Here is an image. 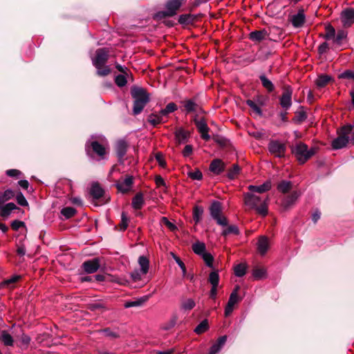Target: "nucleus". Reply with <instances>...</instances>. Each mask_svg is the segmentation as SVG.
<instances>
[{
	"label": "nucleus",
	"mask_w": 354,
	"mask_h": 354,
	"mask_svg": "<svg viewBox=\"0 0 354 354\" xmlns=\"http://www.w3.org/2000/svg\"><path fill=\"white\" fill-rule=\"evenodd\" d=\"M189 137V131H185L183 128H180L175 131V139L178 145L187 142Z\"/></svg>",
	"instance_id": "a211bd4d"
},
{
	"label": "nucleus",
	"mask_w": 354,
	"mask_h": 354,
	"mask_svg": "<svg viewBox=\"0 0 354 354\" xmlns=\"http://www.w3.org/2000/svg\"><path fill=\"white\" fill-rule=\"evenodd\" d=\"M203 261L205 262L207 266L213 268L214 257L209 252L203 254L202 256Z\"/></svg>",
	"instance_id": "bf43d9fd"
},
{
	"label": "nucleus",
	"mask_w": 354,
	"mask_h": 354,
	"mask_svg": "<svg viewBox=\"0 0 354 354\" xmlns=\"http://www.w3.org/2000/svg\"><path fill=\"white\" fill-rule=\"evenodd\" d=\"M198 15L192 14L181 15L178 17V23L183 26L192 25L198 20Z\"/></svg>",
	"instance_id": "412c9836"
},
{
	"label": "nucleus",
	"mask_w": 354,
	"mask_h": 354,
	"mask_svg": "<svg viewBox=\"0 0 354 354\" xmlns=\"http://www.w3.org/2000/svg\"><path fill=\"white\" fill-rule=\"evenodd\" d=\"M145 204L144 196L142 192H138L132 199V207L135 209H140Z\"/></svg>",
	"instance_id": "cd10ccee"
},
{
	"label": "nucleus",
	"mask_w": 354,
	"mask_h": 354,
	"mask_svg": "<svg viewBox=\"0 0 354 354\" xmlns=\"http://www.w3.org/2000/svg\"><path fill=\"white\" fill-rule=\"evenodd\" d=\"M339 79L354 80V72L350 70H346L344 73L339 75Z\"/></svg>",
	"instance_id": "774afa93"
},
{
	"label": "nucleus",
	"mask_w": 354,
	"mask_h": 354,
	"mask_svg": "<svg viewBox=\"0 0 354 354\" xmlns=\"http://www.w3.org/2000/svg\"><path fill=\"white\" fill-rule=\"evenodd\" d=\"M188 176L192 180H200L203 178V174L199 169H195L194 171H189Z\"/></svg>",
	"instance_id": "69168bd1"
},
{
	"label": "nucleus",
	"mask_w": 354,
	"mask_h": 354,
	"mask_svg": "<svg viewBox=\"0 0 354 354\" xmlns=\"http://www.w3.org/2000/svg\"><path fill=\"white\" fill-rule=\"evenodd\" d=\"M129 77L130 76H127L125 74L118 75L115 77V83L118 87L122 88L127 84V77Z\"/></svg>",
	"instance_id": "09e8293b"
},
{
	"label": "nucleus",
	"mask_w": 354,
	"mask_h": 354,
	"mask_svg": "<svg viewBox=\"0 0 354 354\" xmlns=\"http://www.w3.org/2000/svg\"><path fill=\"white\" fill-rule=\"evenodd\" d=\"M209 329L208 320L207 319L203 320L194 329V332L201 335Z\"/></svg>",
	"instance_id": "49530a36"
},
{
	"label": "nucleus",
	"mask_w": 354,
	"mask_h": 354,
	"mask_svg": "<svg viewBox=\"0 0 354 354\" xmlns=\"http://www.w3.org/2000/svg\"><path fill=\"white\" fill-rule=\"evenodd\" d=\"M87 308L91 311H96L98 310L103 311L106 310V308L101 303L89 304H88Z\"/></svg>",
	"instance_id": "052dcab7"
},
{
	"label": "nucleus",
	"mask_w": 354,
	"mask_h": 354,
	"mask_svg": "<svg viewBox=\"0 0 354 354\" xmlns=\"http://www.w3.org/2000/svg\"><path fill=\"white\" fill-rule=\"evenodd\" d=\"M15 196V192L10 189H6L4 192H0V205L13 198Z\"/></svg>",
	"instance_id": "72a5a7b5"
},
{
	"label": "nucleus",
	"mask_w": 354,
	"mask_h": 354,
	"mask_svg": "<svg viewBox=\"0 0 354 354\" xmlns=\"http://www.w3.org/2000/svg\"><path fill=\"white\" fill-rule=\"evenodd\" d=\"M131 95L133 99V113L134 115L140 114L145 106L149 102V94L146 89L137 86L131 88Z\"/></svg>",
	"instance_id": "f257e3e1"
},
{
	"label": "nucleus",
	"mask_w": 354,
	"mask_h": 354,
	"mask_svg": "<svg viewBox=\"0 0 354 354\" xmlns=\"http://www.w3.org/2000/svg\"><path fill=\"white\" fill-rule=\"evenodd\" d=\"M227 341V336L223 335L218 337L216 342L210 347L208 354H216L225 345Z\"/></svg>",
	"instance_id": "5701e85b"
},
{
	"label": "nucleus",
	"mask_w": 354,
	"mask_h": 354,
	"mask_svg": "<svg viewBox=\"0 0 354 354\" xmlns=\"http://www.w3.org/2000/svg\"><path fill=\"white\" fill-rule=\"evenodd\" d=\"M346 42L347 32L342 29L338 30L333 38V43L337 46H341Z\"/></svg>",
	"instance_id": "a878e982"
},
{
	"label": "nucleus",
	"mask_w": 354,
	"mask_h": 354,
	"mask_svg": "<svg viewBox=\"0 0 354 354\" xmlns=\"http://www.w3.org/2000/svg\"><path fill=\"white\" fill-rule=\"evenodd\" d=\"M16 200H17V203L21 206H23V207L28 206V203L27 200L26 199L24 194L21 192H19L17 194Z\"/></svg>",
	"instance_id": "e2e57ef3"
},
{
	"label": "nucleus",
	"mask_w": 354,
	"mask_h": 354,
	"mask_svg": "<svg viewBox=\"0 0 354 354\" xmlns=\"http://www.w3.org/2000/svg\"><path fill=\"white\" fill-rule=\"evenodd\" d=\"M333 80L331 76L326 74L319 75L315 80V84L317 87L323 88L326 86L330 81Z\"/></svg>",
	"instance_id": "c85d7f7f"
},
{
	"label": "nucleus",
	"mask_w": 354,
	"mask_h": 354,
	"mask_svg": "<svg viewBox=\"0 0 354 354\" xmlns=\"http://www.w3.org/2000/svg\"><path fill=\"white\" fill-rule=\"evenodd\" d=\"M77 210L72 207H64L61 211V214L64 216L66 219L71 218L75 216Z\"/></svg>",
	"instance_id": "3c124183"
},
{
	"label": "nucleus",
	"mask_w": 354,
	"mask_h": 354,
	"mask_svg": "<svg viewBox=\"0 0 354 354\" xmlns=\"http://www.w3.org/2000/svg\"><path fill=\"white\" fill-rule=\"evenodd\" d=\"M240 233L239 227L235 225H227V227L223 230L221 235L226 237L230 234L239 235Z\"/></svg>",
	"instance_id": "ea45409f"
},
{
	"label": "nucleus",
	"mask_w": 354,
	"mask_h": 354,
	"mask_svg": "<svg viewBox=\"0 0 354 354\" xmlns=\"http://www.w3.org/2000/svg\"><path fill=\"white\" fill-rule=\"evenodd\" d=\"M341 21L344 27H350L354 24V8H346L343 10L340 15Z\"/></svg>",
	"instance_id": "f8f14e48"
},
{
	"label": "nucleus",
	"mask_w": 354,
	"mask_h": 354,
	"mask_svg": "<svg viewBox=\"0 0 354 354\" xmlns=\"http://www.w3.org/2000/svg\"><path fill=\"white\" fill-rule=\"evenodd\" d=\"M115 68H117V70L118 71H120L121 73V74H125L127 76H131V82H133V75L128 68L122 66V65H120L118 63L115 64Z\"/></svg>",
	"instance_id": "680f3d73"
},
{
	"label": "nucleus",
	"mask_w": 354,
	"mask_h": 354,
	"mask_svg": "<svg viewBox=\"0 0 354 354\" xmlns=\"http://www.w3.org/2000/svg\"><path fill=\"white\" fill-rule=\"evenodd\" d=\"M241 171V167L237 164H234L227 171V176L230 180H234L236 178Z\"/></svg>",
	"instance_id": "a18cd8bd"
},
{
	"label": "nucleus",
	"mask_w": 354,
	"mask_h": 354,
	"mask_svg": "<svg viewBox=\"0 0 354 354\" xmlns=\"http://www.w3.org/2000/svg\"><path fill=\"white\" fill-rule=\"evenodd\" d=\"M254 209L259 214L262 215L263 216H266L268 214V212L266 201H264L263 203L261 202L259 203V205H258L257 207L254 208Z\"/></svg>",
	"instance_id": "6e6d98bb"
},
{
	"label": "nucleus",
	"mask_w": 354,
	"mask_h": 354,
	"mask_svg": "<svg viewBox=\"0 0 354 354\" xmlns=\"http://www.w3.org/2000/svg\"><path fill=\"white\" fill-rule=\"evenodd\" d=\"M272 187V183L270 180H266L263 184L257 186V185H250L248 187V189L251 192H257V193H264L267 191H269Z\"/></svg>",
	"instance_id": "393cba45"
},
{
	"label": "nucleus",
	"mask_w": 354,
	"mask_h": 354,
	"mask_svg": "<svg viewBox=\"0 0 354 354\" xmlns=\"http://www.w3.org/2000/svg\"><path fill=\"white\" fill-rule=\"evenodd\" d=\"M269 240L266 236L259 237L257 242V250L261 255L263 256L269 249Z\"/></svg>",
	"instance_id": "4be33fe9"
},
{
	"label": "nucleus",
	"mask_w": 354,
	"mask_h": 354,
	"mask_svg": "<svg viewBox=\"0 0 354 354\" xmlns=\"http://www.w3.org/2000/svg\"><path fill=\"white\" fill-rule=\"evenodd\" d=\"M353 126L346 124L337 130L338 136L332 141L331 146L333 149H340L345 147L349 142L348 136L353 130Z\"/></svg>",
	"instance_id": "20e7f679"
},
{
	"label": "nucleus",
	"mask_w": 354,
	"mask_h": 354,
	"mask_svg": "<svg viewBox=\"0 0 354 354\" xmlns=\"http://www.w3.org/2000/svg\"><path fill=\"white\" fill-rule=\"evenodd\" d=\"M291 24L295 28L302 27L306 22V16L304 15V10L301 8L299 10L297 15H294L291 18Z\"/></svg>",
	"instance_id": "2eb2a0df"
},
{
	"label": "nucleus",
	"mask_w": 354,
	"mask_h": 354,
	"mask_svg": "<svg viewBox=\"0 0 354 354\" xmlns=\"http://www.w3.org/2000/svg\"><path fill=\"white\" fill-rule=\"evenodd\" d=\"M219 279L218 271L214 270L209 273L207 281L212 286H218L219 283Z\"/></svg>",
	"instance_id": "79ce46f5"
},
{
	"label": "nucleus",
	"mask_w": 354,
	"mask_h": 354,
	"mask_svg": "<svg viewBox=\"0 0 354 354\" xmlns=\"http://www.w3.org/2000/svg\"><path fill=\"white\" fill-rule=\"evenodd\" d=\"M100 267V260L99 258H93L86 260L82 264V268L85 272L92 274L98 270Z\"/></svg>",
	"instance_id": "ddd939ff"
},
{
	"label": "nucleus",
	"mask_w": 354,
	"mask_h": 354,
	"mask_svg": "<svg viewBox=\"0 0 354 354\" xmlns=\"http://www.w3.org/2000/svg\"><path fill=\"white\" fill-rule=\"evenodd\" d=\"M109 50L106 48H98L95 56L92 58V64L95 67H101L106 64L109 59Z\"/></svg>",
	"instance_id": "1a4fd4ad"
},
{
	"label": "nucleus",
	"mask_w": 354,
	"mask_h": 354,
	"mask_svg": "<svg viewBox=\"0 0 354 354\" xmlns=\"http://www.w3.org/2000/svg\"><path fill=\"white\" fill-rule=\"evenodd\" d=\"M203 213L204 208L202 206L195 205L193 207V219L196 224L201 222Z\"/></svg>",
	"instance_id": "2f4dec72"
},
{
	"label": "nucleus",
	"mask_w": 354,
	"mask_h": 354,
	"mask_svg": "<svg viewBox=\"0 0 354 354\" xmlns=\"http://www.w3.org/2000/svg\"><path fill=\"white\" fill-rule=\"evenodd\" d=\"M292 184L290 181L282 180L277 185V189L285 194L288 193L292 188Z\"/></svg>",
	"instance_id": "c03bdc74"
},
{
	"label": "nucleus",
	"mask_w": 354,
	"mask_h": 354,
	"mask_svg": "<svg viewBox=\"0 0 354 354\" xmlns=\"http://www.w3.org/2000/svg\"><path fill=\"white\" fill-rule=\"evenodd\" d=\"M176 109H177V105L174 102H170L168 104H167V106H165V109H162V110H160L158 113L162 118V116H166L169 113H171L175 111Z\"/></svg>",
	"instance_id": "37998d69"
},
{
	"label": "nucleus",
	"mask_w": 354,
	"mask_h": 354,
	"mask_svg": "<svg viewBox=\"0 0 354 354\" xmlns=\"http://www.w3.org/2000/svg\"><path fill=\"white\" fill-rule=\"evenodd\" d=\"M133 183V176H127L123 183H117L115 186L119 192H122V194H127L129 192Z\"/></svg>",
	"instance_id": "f3484780"
},
{
	"label": "nucleus",
	"mask_w": 354,
	"mask_h": 354,
	"mask_svg": "<svg viewBox=\"0 0 354 354\" xmlns=\"http://www.w3.org/2000/svg\"><path fill=\"white\" fill-rule=\"evenodd\" d=\"M246 264L239 263L234 268V274L238 277H243L246 273Z\"/></svg>",
	"instance_id": "de8ad7c7"
},
{
	"label": "nucleus",
	"mask_w": 354,
	"mask_h": 354,
	"mask_svg": "<svg viewBox=\"0 0 354 354\" xmlns=\"http://www.w3.org/2000/svg\"><path fill=\"white\" fill-rule=\"evenodd\" d=\"M266 269L261 267H254L252 270V275L256 279H260L266 277Z\"/></svg>",
	"instance_id": "8fccbe9b"
},
{
	"label": "nucleus",
	"mask_w": 354,
	"mask_h": 354,
	"mask_svg": "<svg viewBox=\"0 0 354 354\" xmlns=\"http://www.w3.org/2000/svg\"><path fill=\"white\" fill-rule=\"evenodd\" d=\"M0 339L5 346H13L14 340L12 337L6 331L2 330L0 336Z\"/></svg>",
	"instance_id": "e433bc0d"
},
{
	"label": "nucleus",
	"mask_w": 354,
	"mask_h": 354,
	"mask_svg": "<svg viewBox=\"0 0 354 354\" xmlns=\"http://www.w3.org/2000/svg\"><path fill=\"white\" fill-rule=\"evenodd\" d=\"M292 89L289 85L283 86V93L279 98L280 105L286 111L292 105Z\"/></svg>",
	"instance_id": "9d476101"
},
{
	"label": "nucleus",
	"mask_w": 354,
	"mask_h": 354,
	"mask_svg": "<svg viewBox=\"0 0 354 354\" xmlns=\"http://www.w3.org/2000/svg\"><path fill=\"white\" fill-rule=\"evenodd\" d=\"M149 297L145 296L143 297H141L136 301H129L124 303V306L126 308H131V307H135V306H142L145 301H147Z\"/></svg>",
	"instance_id": "4c0bfd02"
},
{
	"label": "nucleus",
	"mask_w": 354,
	"mask_h": 354,
	"mask_svg": "<svg viewBox=\"0 0 354 354\" xmlns=\"http://www.w3.org/2000/svg\"><path fill=\"white\" fill-rule=\"evenodd\" d=\"M147 121L154 127H157L158 124L163 122L162 118L159 113H151L148 116Z\"/></svg>",
	"instance_id": "a19ab883"
},
{
	"label": "nucleus",
	"mask_w": 354,
	"mask_h": 354,
	"mask_svg": "<svg viewBox=\"0 0 354 354\" xmlns=\"http://www.w3.org/2000/svg\"><path fill=\"white\" fill-rule=\"evenodd\" d=\"M192 250L194 252L198 255L203 256V254L206 253V246L204 243L196 242L192 245Z\"/></svg>",
	"instance_id": "58836bf2"
},
{
	"label": "nucleus",
	"mask_w": 354,
	"mask_h": 354,
	"mask_svg": "<svg viewBox=\"0 0 354 354\" xmlns=\"http://www.w3.org/2000/svg\"><path fill=\"white\" fill-rule=\"evenodd\" d=\"M298 198V194L297 192H293L291 194L287 196L283 201V206L285 209L289 208Z\"/></svg>",
	"instance_id": "f704fd0d"
},
{
	"label": "nucleus",
	"mask_w": 354,
	"mask_h": 354,
	"mask_svg": "<svg viewBox=\"0 0 354 354\" xmlns=\"http://www.w3.org/2000/svg\"><path fill=\"white\" fill-rule=\"evenodd\" d=\"M185 3V0H168L165 3L166 10L156 12L153 15V19L158 21L175 16Z\"/></svg>",
	"instance_id": "7ed1b4c3"
},
{
	"label": "nucleus",
	"mask_w": 354,
	"mask_h": 354,
	"mask_svg": "<svg viewBox=\"0 0 354 354\" xmlns=\"http://www.w3.org/2000/svg\"><path fill=\"white\" fill-rule=\"evenodd\" d=\"M292 153L295 156L299 164L303 165L317 152V147L308 149L306 144L299 142L292 147Z\"/></svg>",
	"instance_id": "f03ea898"
},
{
	"label": "nucleus",
	"mask_w": 354,
	"mask_h": 354,
	"mask_svg": "<svg viewBox=\"0 0 354 354\" xmlns=\"http://www.w3.org/2000/svg\"><path fill=\"white\" fill-rule=\"evenodd\" d=\"M89 193L93 199L97 200L103 196L104 191L98 183H93L91 185Z\"/></svg>",
	"instance_id": "bb28decb"
},
{
	"label": "nucleus",
	"mask_w": 354,
	"mask_h": 354,
	"mask_svg": "<svg viewBox=\"0 0 354 354\" xmlns=\"http://www.w3.org/2000/svg\"><path fill=\"white\" fill-rule=\"evenodd\" d=\"M10 227L14 231H18L20 227H25L26 224L24 221L15 220L11 223Z\"/></svg>",
	"instance_id": "338daca9"
},
{
	"label": "nucleus",
	"mask_w": 354,
	"mask_h": 354,
	"mask_svg": "<svg viewBox=\"0 0 354 354\" xmlns=\"http://www.w3.org/2000/svg\"><path fill=\"white\" fill-rule=\"evenodd\" d=\"M268 36V33L266 29H261L259 30H254L249 34V39L254 42H261L264 40L266 37Z\"/></svg>",
	"instance_id": "aec40b11"
},
{
	"label": "nucleus",
	"mask_w": 354,
	"mask_h": 354,
	"mask_svg": "<svg viewBox=\"0 0 354 354\" xmlns=\"http://www.w3.org/2000/svg\"><path fill=\"white\" fill-rule=\"evenodd\" d=\"M85 150L86 154L88 156L92 157V152L100 156L101 158H104L106 155V149L97 140L88 141L85 145Z\"/></svg>",
	"instance_id": "423d86ee"
},
{
	"label": "nucleus",
	"mask_w": 354,
	"mask_h": 354,
	"mask_svg": "<svg viewBox=\"0 0 354 354\" xmlns=\"http://www.w3.org/2000/svg\"><path fill=\"white\" fill-rule=\"evenodd\" d=\"M325 30H326V34L324 36V37L327 40H330L332 39H333L335 35V28L332 25L328 24L325 27Z\"/></svg>",
	"instance_id": "864d4df0"
},
{
	"label": "nucleus",
	"mask_w": 354,
	"mask_h": 354,
	"mask_svg": "<svg viewBox=\"0 0 354 354\" xmlns=\"http://www.w3.org/2000/svg\"><path fill=\"white\" fill-rule=\"evenodd\" d=\"M138 263L140 266V272L142 274H146L149 270V261L145 256H140L138 259Z\"/></svg>",
	"instance_id": "c9c22d12"
},
{
	"label": "nucleus",
	"mask_w": 354,
	"mask_h": 354,
	"mask_svg": "<svg viewBox=\"0 0 354 354\" xmlns=\"http://www.w3.org/2000/svg\"><path fill=\"white\" fill-rule=\"evenodd\" d=\"M15 209L20 210V208L14 203H8L3 206L1 205H0V216L3 218H6L10 215L12 211Z\"/></svg>",
	"instance_id": "6ab92c4d"
},
{
	"label": "nucleus",
	"mask_w": 354,
	"mask_h": 354,
	"mask_svg": "<svg viewBox=\"0 0 354 354\" xmlns=\"http://www.w3.org/2000/svg\"><path fill=\"white\" fill-rule=\"evenodd\" d=\"M269 152L277 158L285 157L286 145L277 140H272L268 145Z\"/></svg>",
	"instance_id": "0eeeda50"
},
{
	"label": "nucleus",
	"mask_w": 354,
	"mask_h": 354,
	"mask_svg": "<svg viewBox=\"0 0 354 354\" xmlns=\"http://www.w3.org/2000/svg\"><path fill=\"white\" fill-rule=\"evenodd\" d=\"M128 147L129 145L124 140L120 139L115 142V151L118 158V162L120 164H124V157L127 153Z\"/></svg>",
	"instance_id": "9b49d317"
},
{
	"label": "nucleus",
	"mask_w": 354,
	"mask_h": 354,
	"mask_svg": "<svg viewBox=\"0 0 354 354\" xmlns=\"http://www.w3.org/2000/svg\"><path fill=\"white\" fill-rule=\"evenodd\" d=\"M160 223L166 225L171 232H174L178 229L176 225L170 222L167 217H162L160 219Z\"/></svg>",
	"instance_id": "0e129e2a"
},
{
	"label": "nucleus",
	"mask_w": 354,
	"mask_h": 354,
	"mask_svg": "<svg viewBox=\"0 0 354 354\" xmlns=\"http://www.w3.org/2000/svg\"><path fill=\"white\" fill-rule=\"evenodd\" d=\"M95 68L97 69V75L100 77L107 76L111 73V69L109 66L106 64L101 67H95Z\"/></svg>",
	"instance_id": "603ef678"
},
{
	"label": "nucleus",
	"mask_w": 354,
	"mask_h": 354,
	"mask_svg": "<svg viewBox=\"0 0 354 354\" xmlns=\"http://www.w3.org/2000/svg\"><path fill=\"white\" fill-rule=\"evenodd\" d=\"M262 86L267 90L268 93H272L274 90V86L272 82L264 75L259 76Z\"/></svg>",
	"instance_id": "473e14b6"
},
{
	"label": "nucleus",
	"mask_w": 354,
	"mask_h": 354,
	"mask_svg": "<svg viewBox=\"0 0 354 354\" xmlns=\"http://www.w3.org/2000/svg\"><path fill=\"white\" fill-rule=\"evenodd\" d=\"M197 117L198 115H196L194 118V122L201 134V138L205 141H208L211 138L208 133L210 129L207 126L206 119L205 118H201L200 120H198Z\"/></svg>",
	"instance_id": "6e6552de"
},
{
	"label": "nucleus",
	"mask_w": 354,
	"mask_h": 354,
	"mask_svg": "<svg viewBox=\"0 0 354 354\" xmlns=\"http://www.w3.org/2000/svg\"><path fill=\"white\" fill-rule=\"evenodd\" d=\"M209 171L216 175L221 174L225 169V164L219 158L214 159L209 165Z\"/></svg>",
	"instance_id": "4468645a"
},
{
	"label": "nucleus",
	"mask_w": 354,
	"mask_h": 354,
	"mask_svg": "<svg viewBox=\"0 0 354 354\" xmlns=\"http://www.w3.org/2000/svg\"><path fill=\"white\" fill-rule=\"evenodd\" d=\"M245 204L252 209H254L261 202V198L252 193L247 192L244 194Z\"/></svg>",
	"instance_id": "dca6fc26"
},
{
	"label": "nucleus",
	"mask_w": 354,
	"mask_h": 354,
	"mask_svg": "<svg viewBox=\"0 0 354 354\" xmlns=\"http://www.w3.org/2000/svg\"><path fill=\"white\" fill-rule=\"evenodd\" d=\"M246 104L249 106L253 111L259 115H262L263 112L260 106L253 100H247L245 102Z\"/></svg>",
	"instance_id": "5fc2aeb1"
},
{
	"label": "nucleus",
	"mask_w": 354,
	"mask_h": 354,
	"mask_svg": "<svg viewBox=\"0 0 354 354\" xmlns=\"http://www.w3.org/2000/svg\"><path fill=\"white\" fill-rule=\"evenodd\" d=\"M299 111L295 112V115L292 118V122L297 124H301L304 122L307 118V114L305 111H304V106H299Z\"/></svg>",
	"instance_id": "7c9ffc66"
},
{
	"label": "nucleus",
	"mask_w": 354,
	"mask_h": 354,
	"mask_svg": "<svg viewBox=\"0 0 354 354\" xmlns=\"http://www.w3.org/2000/svg\"><path fill=\"white\" fill-rule=\"evenodd\" d=\"M182 103L187 113L197 112L198 108H199V104L196 103L195 97L185 100Z\"/></svg>",
	"instance_id": "b1692460"
},
{
	"label": "nucleus",
	"mask_w": 354,
	"mask_h": 354,
	"mask_svg": "<svg viewBox=\"0 0 354 354\" xmlns=\"http://www.w3.org/2000/svg\"><path fill=\"white\" fill-rule=\"evenodd\" d=\"M128 222H129V218L127 216L125 212H123L121 215V222L118 225L120 231H124L127 230V228L128 227Z\"/></svg>",
	"instance_id": "13d9d810"
},
{
	"label": "nucleus",
	"mask_w": 354,
	"mask_h": 354,
	"mask_svg": "<svg viewBox=\"0 0 354 354\" xmlns=\"http://www.w3.org/2000/svg\"><path fill=\"white\" fill-rule=\"evenodd\" d=\"M209 211L211 217L216 222V223L221 226H227L228 221L225 216L221 215L222 214V204L218 201H214L209 207Z\"/></svg>",
	"instance_id": "39448f33"
},
{
	"label": "nucleus",
	"mask_w": 354,
	"mask_h": 354,
	"mask_svg": "<svg viewBox=\"0 0 354 354\" xmlns=\"http://www.w3.org/2000/svg\"><path fill=\"white\" fill-rule=\"evenodd\" d=\"M213 140L219 145L223 148H231L232 147V144L230 140L226 138L220 136V135H214L212 138Z\"/></svg>",
	"instance_id": "c756f323"
},
{
	"label": "nucleus",
	"mask_w": 354,
	"mask_h": 354,
	"mask_svg": "<svg viewBox=\"0 0 354 354\" xmlns=\"http://www.w3.org/2000/svg\"><path fill=\"white\" fill-rule=\"evenodd\" d=\"M196 306L195 301L192 299H187L181 303V308L185 310H190Z\"/></svg>",
	"instance_id": "4d7b16f0"
}]
</instances>
